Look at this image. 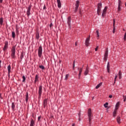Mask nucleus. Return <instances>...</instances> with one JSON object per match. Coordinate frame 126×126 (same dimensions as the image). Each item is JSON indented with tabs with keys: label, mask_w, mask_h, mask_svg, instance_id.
<instances>
[{
	"label": "nucleus",
	"mask_w": 126,
	"mask_h": 126,
	"mask_svg": "<svg viewBox=\"0 0 126 126\" xmlns=\"http://www.w3.org/2000/svg\"><path fill=\"white\" fill-rule=\"evenodd\" d=\"M123 31H125V29H123Z\"/></svg>",
	"instance_id": "55"
},
{
	"label": "nucleus",
	"mask_w": 126,
	"mask_h": 126,
	"mask_svg": "<svg viewBox=\"0 0 126 126\" xmlns=\"http://www.w3.org/2000/svg\"><path fill=\"white\" fill-rule=\"evenodd\" d=\"M119 79H121L122 78V72H121V71L119 72Z\"/></svg>",
	"instance_id": "30"
},
{
	"label": "nucleus",
	"mask_w": 126,
	"mask_h": 126,
	"mask_svg": "<svg viewBox=\"0 0 126 126\" xmlns=\"http://www.w3.org/2000/svg\"><path fill=\"white\" fill-rule=\"evenodd\" d=\"M15 49H16V46H13L11 49V59H15Z\"/></svg>",
	"instance_id": "1"
},
{
	"label": "nucleus",
	"mask_w": 126,
	"mask_h": 126,
	"mask_svg": "<svg viewBox=\"0 0 126 126\" xmlns=\"http://www.w3.org/2000/svg\"><path fill=\"white\" fill-rule=\"evenodd\" d=\"M119 107H120V102H118L115 105V108L114 110H118Z\"/></svg>",
	"instance_id": "18"
},
{
	"label": "nucleus",
	"mask_w": 126,
	"mask_h": 126,
	"mask_svg": "<svg viewBox=\"0 0 126 126\" xmlns=\"http://www.w3.org/2000/svg\"><path fill=\"white\" fill-rule=\"evenodd\" d=\"M117 78H118V76L116 75L114 78V83H116V79H117Z\"/></svg>",
	"instance_id": "42"
},
{
	"label": "nucleus",
	"mask_w": 126,
	"mask_h": 126,
	"mask_svg": "<svg viewBox=\"0 0 126 126\" xmlns=\"http://www.w3.org/2000/svg\"><path fill=\"white\" fill-rule=\"evenodd\" d=\"M116 28L114 27H113V33H115V32H116Z\"/></svg>",
	"instance_id": "44"
},
{
	"label": "nucleus",
	"mask_w": 126,
	"mask_h": 126,
	"mask_svg": "<svg viewBox=\"0 0 126 126\" xmlns=\"http://www.w3.org/2000/svg\"><path fill=\"white\" fill-rule=\"evenodd\" d=\"M43 91V86L42 85L39 86L38 89V98H41L42 96V92Z\"/></svg>",
	"instance_id": "3"
},
{
	"label": "nucleus",
	"mask_w": 126,
	"mask_h": 126,
	"mask_svg": "<svg viewBox=\"0 0 126 126\" xmlns=\"http://www.w3.org/2000/svg\"><path fill=\"white\" fill-rule=\"evenodd\" d=\"M62 18H63V16H62Z\"/></svg>",
	"instance_id": "56"
},
{
	"label": "nucleus",
	"mask_w": 126,
	"mask_h": 126,
	"mask_svg": "<svg viewBox=\"0 0 126 126\" xmlns=\"http://www.w3.org/2000/svg\"><path fill=\"white\" fill-rule=\"evenodd\" d=\"M101 11V8H97V13L98 15H100V12Z\"/></svg>",
	"instance_id": "29"
},
{
	"label": "nucleus",
	"mask_w": 126,
	"mask_h": 126,
	"mask_svg": "<svg viewBox=\"0 0 126 126\" xmlns=\"http://www.w3.org/2000/svg\"><path fill=\"white\" fill-rule=\"evenodd\" d=\"M11 69V66H10V65H9L7 66L8 76H10V69Z\"/></svg>",
	"instance_id": "14"
},
{
	"label": "nucleus",
	"mask_w": 126,
	"mask_h": 126,
	"mask_svg": "<svg viewBox=\"0 0 126 126\" xmlns=\"http://www.w3.org/2000/svg\"><path fill=\"white\" fill-rule=\"evenodd\" d=\"M42 46H40L38 47V57H39L40 58L42 57Z\"/></svg>",
	"instance_id": "6"
},
{
	"label": "nucleus",
	"mask_w": 126,
	"mask_h": 126,
	"mask_svg": "<svg viewBox=\"0 0 126 126\" xmlns=\"http://www.w3.org/2000/svg\"><path fill=\"white\" fill-rule=\"evenodd\" d=\"M90 41V35H89V36L88 37H87L86 39V40H85V45L87 47H88L90 45V43H89V41Z\"/></svg>",
	"instance_id": "8"
},
{
	"label": "nucleus",
	"mask_w": 126,
	"mask_h": 126,
	"mask_svg": "<svg viewBox=\"0 0 126 126\" xmlns=\"http://www.w3.org/2000/svg\"><path fill=\"white\" fill-rule=\"evenodd\" d=\"M118 110L116 109H114V111L113 113V116L114 118H116L117 117V114Z\"/></svg>",
	"instance_id": "17"
},
{
	"label": "nucleus",
	"mask_w": 126,
	"mask_h": 126,
	"mask_svg": "<svg viewBox=\"0 0 126 126\" xmlns=\"http://www.w3.org/2000/svg\"><path fill=\"white\" fill-rule=\"evenodd\" d=\"M122 4H123L122 1H121V0H118V6H122Z\"/></svg>",
	"instance_id": "27"
},
{
	"label": "nucleus",
	"mask_w": 126,
	"mask_h": 126,
	"mask_svg": "<svg viewBox=\"0 0 126 126\" xmlns=\"http://www.w3.org/2000/svg\"><path fill=\"white\" fill-rule=\"evenodd\" d=\"M96 34H97V37H98V38H99L100 37V33H99V31L97 30L96 31Z\"/></svg>",
	"instance_id": "36"
},
{
	"label": "nucleus",
	"mask_w": 126,
	"mask_h": 126,
	"mask_svg": "<svg viewBox=\"0 0 126 126\" xmlns=\"http://www.w3.org/2000/svg\"><path fill=\"white\" fill-rule=\"evenodd\" d=\"M116 23V21L115 19L113 20V27H115V24Z\"/></svg>",
	"instance_id": "45"
},
{
	"label": "nucleus",
	"mask_w": 126,
	"mask_h": 126,
	"mask_svg": "<svg viewBox=\"0 0 126 126\" xmlns=\"http://www.w3.org/2000/svg\"><path fill=\"white\" fill-rule=\"evenodd\" d=\"M74 67H75V61H74L73 63V69H74Z\"/></svg>",
	"instance_id": "39"
},
{
	"label": "nucleus",
	"mask_w": 126,
	"mask_h": 126,
	"mask_svg": "<svg viewBox=\"0 0 126 126\" xmlns=\"http://www.w3.org/2000/svg\"><path fill=\"white\" fill-rule=\"evenodd\" d=\"M1 63V61L0 60V68L1 67V66L0 65Z\"/></svg>",
	"instance_id": "53"
},
{
	"label": "nucleus",
	"mask_w": 126,
	"mask_h": 126,
	"mask_svg": "<svg viewBox=\"0 0 126 126\" xmlns=\"http://www.w3.org/2000/svg\"><path fill=\"white\" fill-rule=\"evenodd\" d=\"M39 68H41V69H45V67L43 66V65H39Z\"/></svg>",
	"instance_id": "37"
},
{
	"label": "nucleus",
	"mask_w": 126,
	"mask_h": 126,
	"mask_svg": "<svg viewBox=\"0 0 126 126\" xmlns=\"http://www.w3.org/2000/svg\"><path fill=\"white\" fill-rule=\"evenodd\" d=\"M79 0H77L75 4V11H77V9H78V7H79Z\"/></svg>",
	"instance_id": "10"
},
{
	"label": "nucleus",
	"mask_w": 126,
	"mask_h": 126,
	"mask_svg": "<svg viewBox=\"0 0 126 126\" xmlns=\"http://www.w3.org/2000/svg\"><path fill=\"white\" fill-rule=\"evenodd\" d=\"M88 116L89 118V123H90L92 118V111L91 110V108H89L88 110Z\"/></svg>",
	"instance_id": "2"
},
{
	"label": "nucleus",
	"mask_w": 126,
	"mask_h": 126,
	"mask_svg": "<svg viewBox=\"0 0 126 126\" xmlns=\"http://www.w3.org/2000/svg\"><path fill=\"white\" fill-rule=\"evenodd\" d=\"M52 26H53V23H51L49 25V27H50V28L52 27Z\"/></svg>",
	"instance_id": "47"
},
{
	"label": "nucleus",
	"mask_w": 126,
	"mask_h": 126,
	"mask_svg": "<svg viewBox=\"0 0 126 126\" xmlns=\"http://www.w3.org/2000/svg\"><path fill=\"white\" fill-rule=\"evenodd\" d=\"M69 75L66 74V75H65L64 80H67V79L68 78V77H69Z\"/></svg>",
	"instance_id": "38"
},
{
	"label": "nucleus",
	"mask_w": 126,
	"mask_h": 126,
	"mask_svg": "<svg viewBox=\"0 0 126 126\" xmlns=\"http://www.w3.org/2000/svg\"><path fill=\"white\" fill-rule=\"evenodd\" d=\"M124 41H126V32L125 33V34H124Z\"/></svg>",
	"instance_id": "40"
},
{
	"label": "nucleus",
	"mask_w": 126,
	"mask_h": 126,
	"mask_svg": "<svg viewBox=\"0 0 126 126\" xmlns=\"http://www.w3.org/2000/svg\"><path fill=\"white\" fill-rule=\"evenodd\" d=\"M101 86H102V83H100L99 84H98L95 87V89H98V88H99V87H101Z\"/></svg>",
	"instance_id": "25"
},
{
	"label": "nucleus",
	"mask_w": 126,
	"mask_h": 126,
	"mask_svg": "<svg viewBox=\"0 0 126 126\" xmlns=\"http://www.w3.org/2000/svg\"><path fill=\"white\" fill-rule=\"evenodd\" d=\"M121 6H118V12H119V11H121Z\"/></svg>",
	"instance_id": "41"
},
{
	"label": "nucleus",
	"mask_w": 126,
	"mask_h": 126,
	"mask_svg": "<svg viewBox=\"0 0 126 126\" xmlns=\"http://www.w3.org/2000/svg\"><path fill=\"white\" fill-rule=\"evenodd\" d=\"M38 81V75H35V80H34V83H36Z\"/></svg>",
	"instance_id": "28"
},
{
	"label": "nucleus",
	"mask_w": 126,
	"mask_h": 126,
	"mask_svg": "<svg viewBox=\"0 0 126 126\" xmlns=\"http://www.w3.org/2000/svg\"><path fill=\"white\" fill-rule=\"evenodd\" d=\"M42 118L41 116H39L38 117V121H40V120L41 119V118Z\"/></svg>",
	"instance_id": "46"
},
{
	"label": "nucleus",
	"mask_w": 126,
	"mask_h": 126,
	"mask_svg": "<svg viewBox=\"0 0 126 126\" xmlns=\"http://www.w3.org/2000/svg\"><path fill=\"white\" fill-rule=\"evenodd\" d=\"M60 63H61V61H60Z\"/></svg>",
	"instance_id": "57"
},
{
	"label": "nucleus",
	"mask_w": 126,
	"mask_h": 126,
	"mask_svg": "<svg viewBox=\"0 0 126 126\" xmlns=\"http://www.w3.org/2000/svg\"><path fill=\"white\" fill-rule=\"evenodd\" d=\"M108 50H106L105 51V53L104 56V58H103L104 61H105V62L107 61V60H108Z\"/></svg>",
	"instance_id": "11"
},
{
	"label": "nucleus",
	"mask_w": 126,
	"mask_h": 126,
	"mask_svg": "<svg viewBox=\"0 0 126 126\" xmlns=\"http://www.w3.org/2000/svg\"><path fill=\"white\" fill-rule=\"evenodd\" d=\"M109 105V103L108 102H106L104 104V108H108V105Z\"/></svg>",
	"instance_id": "35"
},
{
	"label": "nucleus",
	"mask_w": 126,
	"mask_h": 126,
	"mask_svg": "<svg viewBox=\"0 0 126 126\" xmlns=\"http://www.w3.org/2000/svg\"><path fill=\"white\" fill-rule=\"evenodd\" d=\"M109 98H113V95H110L109 96Z\"/></svg>",
	"instance_id": "50"
},
{
	"label": "nucleus",
	"mask_w": 126,
	"mask_h": 126,
	"mask_svg": "<svg viewBox=\"0 0 126 126\" xmlns=\"http://www.w3.org/2000/svg\"><path fill=\"white\" fill-rule=\"evenodd\" d=\"M98 50V47H97L95 49V51H97Z\"/></svg>",
	"instance_id": "51"
},
{
	"label": "nucleus",
	"mask_w": 126,
	"mask_h": 126,
	"mask_svg": "<svg viewBox=\"0 0 126 126\" xmlns=\"http://www.w3.org/2000/svg\"><path fill=\"white\" fill-rule=\"evenodd\" d=\"M82 70H83V68L82 67L79 68V74H78L79 78H80V76H81V73H82Z\"/></svg>",
	"instance_id": "15"
},
{
	"label": "nucleus",
	"mask_w": 126,
	"mask_h": 126,
	"mask_svg": "<svg viewBox=\"0 0 126 126\" xmlns=\"http://www.w3.org/2000/svg\"><path fill=\"white\" fill-rule=\"evenodd\" d=\"M117 122L118 124H121V117L118 116L117 118Z\"/></svg>",
	"instance_id": "22"
},
{
	"label": "nucleus",
	"mask_w": 126,
	"mask_h": 126,
	"mask_svg": "<svg viewBox=\"0 0 126 126\" xmlns=\"http://www.w3.org/2000/svg\"><path fill=\"white\" fill-rule=\"evenodd\" d=\"M34 124L35 122H34V120L33 119H31L30 126H34Z\"/></svg>",
	"instance_id": "23"
},
{
	"label": "nucleus",
	"mask_w": 126,
	"mask_h": 126,
	"mask_svg": "<svg viewBox=\"0 0 126 126\" xmlns=\"http://www.w3.org/2000/svg\"><path fill=\"white\" fill-rule=\"evenodd\" d=\"M39 35H40V32H39V30H36L35 38L37 39V40H39V38L40 37Z\"/></svg>",
	"instance_id": "12"
},
{
	"label": "nucleus",
	"mask_w": 126,
	"mask_h": 126,
	"mask_svg": "<svg viewBox=\"0 0 126 126\" xmlns=\"http://www.w3.org/2000/svg\"><path fill=\"white\" fill-rule=\"evenodd\" d=\"M46 5H44V6H43V9L45 10L46 9Z\"/></svg>",
	"instance_id": "48"
},
{
	"label": "nucleus",
	"mask_w": 126,
	"mask_h": 126,
	"mask_svg": "<svg viewBox=\"0 0 126 126\" xmlns=\"http://www.w3.org/2000/svg\"><path fill=\"white\" fill-rule=\"evenodd\" d=\"M12 38H15V32H12Z\"/></svg>",
	"instance_id": "34"
},
{
	"label": "nucleus",
	"mask_w": 126,
	"mask_h": 126,
	"mask_svg": "<svg viewBox=\"0 0 126 126\" xmlns=\"http://www.w3.org/2000/svg\"><path fill=\"white\" fill-rule=\"evenodd\" d=\"M48 105V98H46L43 100V107L46 108V106Z\"/></svg>",
	"instance_id": "13"
},
{
	"label": "nucleus",
	"mask_w": 126,
	"mask_h": 126,
	"mask_svg": "<svg viewBox=\"0 0 126 126\" xmlns=\"http://www.w3.org/2000/svg\"><path fill=\"white\" fill-rule=\"evenodd\" d=\"M11 108L12 111H14V109H15V104H14V102L12 103Z\"/></svg>",
	"instance_id": "24"
},
{
	"label": "nucleus",
	"mask_w": 126,
	"mask_h": 126,
	"mask_svg": "<svg viewBox=\"0 0 126 126\" xmlns=\"http://www.w3.org/2000/svg\"><path fill=\"white\" fill-rule=\"evenodd\" d=\"M89 72V67H88V66H87L86 67V70L85 71L84 75H87V74H88Z\"/></svg>",
	"instance_id": "16"
},
{
	"label": "nucleus",
	"mask_w": 126,
	"mask_h": 126,
	"mask_svg": "<svg viewBox=\"0 0 126 126\" xmlns=\"http://www.w3.org/2000/svg\"><path fill=\"white\" fill-rule=\"evenodd\" d=\"M3 22V19L2 18H0V25H2V23Z\"/></svg>",
	"instance_id": "31"
},
{
	"label": "nucleus",
	"mask_w": 126,
	"mask_h": 126,
	"mask_svg": "<svg viewBox=\"0 0 126 126\" xmlns=\"http://www.w3.org/2000/svg\"><path fill=\"white\" fill-rule=\"evenodd\" d=\"M29 99V94L28 92H27L26 94V102L27 103L28 102V99Z\"/></svg>",
	"instance_id": "21"
},
{
	"label": "nucleus",
	"mask_w": 126,
	"mask_h": 126,
	"mask_svg": "<svg viewBox=\"0 0 126 126\" xmlns=\"http://www.w3.org/2000/svg\"><path fill=\"white\" fill-rule=\"evenodd\" d=\"M80 115H81V113L79 112L78 113V116H79V121H80Z\"/></svg>",
	"instance_id": "43"
},
{
	"label": "nucleus",
	"mask_w": 126,
	"mask_h": 126,
	"mask_svg": "<svg viewBox=\"0 0 126 126\" xmlns=\"http://www.w3.org/2000/svg\"><path fill=\"white\" fill-rule=\"evenodd\" d=\"M107 9H108V7L105 6L104 9L103 10L102 16L104 17L106 15V13H107Z\"/></svg>",
	"instance_id": "9"
},
{
	"label": "nucleus",
	"mask_w": 126,
	"mask_h": 126,
	"mask_svg": "<svg viewBox=\"0 0 126 126\" xmlns=\"http://www.w3.org/2000/svg\"><path fill=\"white\" fill-rule=\"evenodd\" d=\"M8 48V41H5L4 42V46L3 48V52H6V50Z\"/></svg>",
	"instance_id": "4"
},
{
	"label": "nucleus",
	"mask_w": 126,
	"mask_h": 126,
	"mask_svg": "<svg viewBox=\"0 0 126 126\" xmlns=\"http://www.w3.org/2000/svg\"><path fill=\"white\" fill-rule=\"evenodd\" d=\"M57 3H58V7L59 8H61V7H62V4L61 3V0H57Z\"/></svg>",
	"instance_id": "19"
},
{
	"label": "nucleus",
	"mask_w": 126,
	"mask_h": 126,
	"mask_svg": "<svg viewBox=\"0 0 126 126\" xmlns=\"http://www.w3.org/2000/svg\"><path fill=\"white\" fill-rule=\"evenodd\" d=\"M32 7V5L30 4L29 5V7L28 8V10L27 11V16L29 17L30 14H31V13H30V11H31V8Z\"/></svg>",
	"instance_id": "5"
},
{
	"label": "nucleus",
	"mask_w": 126,
	"mask_h": 126,
	"mask_svg": "<svg viewBox=\"0 0 126 126\" xmlns=\"http://www.w3.org/2000/svg\"><path fill=\"white\" fill-rule=\"evenodd\" d=\"M24 58V52H22L21 53V56H20V59L21 60H22V59Z\"/></svg>",
	"instance_id": "26"
},
{
	"label": "nucleus",
	"mask_w": 126,
	"mask_h": 126,
	"mask_svg": "<svg viewBox=\"0 0 126 126\" xmlns=\"http://www.w3.org/2000/svg\"><path fill=\"white\" fill-rule=\"evenodd\" d=\"M126 98H124V102L126 101Z\"/></svg>",
	"instance_id": "54"
},
{
	"label": "nucleus",
	"mask_w": 126,
	"mask_h": 126,
	"mask_svg": "<svg viewBox=\"0 0 126 126\" xmlns=\"http://www.w3.org/2000/svg\"><path fill=\"white\" fill-rule=\"evenodd\" d=\"M102 7V3H99L97 4V8H101Z\"/></svg>",
	"instance_id": "32"
},
{
	"label": "nucleus",
	"mask_w": 126,
	"mask_h": 126,
	"mask_svg": "<svg viewBox=\"0 0 126 126\" xmlns=\"http://www.w3.org/2000/svg\"><path fill=\"white\" fill-rule=\"evenodd\" d=\"M107 70L108 73H110V62L107 63Z\"/></svg>",
	"instance_id": "20"
},
{
	"label": "nucleus",
	"mask_w": 126,
	"mask_h": 126,
	"mask_svg": "<svg viewBox=\"0 0 126 126\" xmlns=\"http://www.w3.org/2000/svg\"><path fill=\"white\" fill-rule=\"evenodd\" d=\"M3 0H0V3H2V1H3Z\"/></svg>",
	"instance_id": "52"
},
{
	"label": "nucleus",
	"mask_w": 126,
	"mask_h": 126,
	"mask_svg": "<svg viewBox=\"0 0 126 126\" xmlns=\"http://www.w3.org/2000/svg\"><path fill=\"white\" fill-rule=\"evenodd\" d=\"M71 18H70V17H68L67 18V23L69 28L70 29V28H71Z\"/></svg>",
	"instance_id": "7"
},
{
	"label": "nucleus",
	"mask_w": 126,
	"mask_h": 126,
	"mask_svg": "<svg viewBox=\"0 0 126 126\" xmlns=\"http://www.w3.org/2000/svg\"><path fill=\"white\" fill-rule=\"evenodd\" d=\"M23 81L22 82H25V81L26 80V77H25V76L23 75L22 76Z\"/></svg>",
	"instance_id": "33"
},
{
	"label": "nucleus",
	"mask_w": 126,
	"mask_h": 126,
	"mask_svg": "<svg viewBox=\"0 0 126 126\" xmlns=\"http://www.w3.org/2000/svg\"><path fill=\"white\" fill-rule=\"evenodd\" d=\"M75 47H77V42H76L75 43Z\"/></svg>",
	"instance_id": "49"
}]
</instances>
